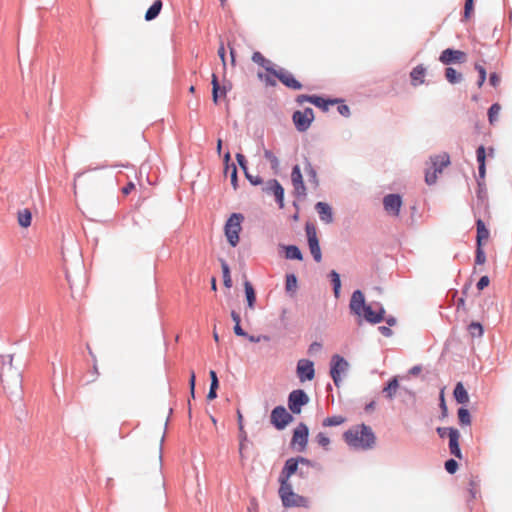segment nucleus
Listing matches in <instances>:
<instances>
[{"label":"nucleus","mask_w":512,"mask_h":512,"mask_svg":"<svg viewBox=\"0 0 512 512\" xmlns=\"http://www.w3.org/2000/svg\"><path fill=\"white\" fill-rule=\"evenodd\" d=\"M264 157L270 162L272 168H277L279 161L278 158L274 155V153L270 150L264 151Z\"/></svg>","instance_id":"44"},{"label":"nucleus","mask_w":512,"mask_h":512,"mask_svg":"<svg viewBox=\"0 0 512 512\" xmlns=\"http://www.w3.org/2000/svg\"><path fill=\"white\" fill-rule=\"evenodd\" d=\"M97 168L93 169H87L83 172H78L75 174L74 181H73V192L74 194L77 193V186L80 184L81 186L85 188H92L100 184L101 182V175L96 173H91L96 171Z\"/></svg>","instance_id":"8"},{"label":"nucleus","mask_w":512,"mask_h":512,"mask_svg":"<svg viewBox=\"0 0 512 512\" xmlns=\"http://www.w3.org/2000/svg\"><path fill=\"white\" fill-rule=\"evenodd\" d=\"M331 282L333 284V291L336 298L339 297L340 294V288H341V281H340V275L336 271H331L330 273Z\"/></svg>","instance_id":"35"},{"label":"nucleus","mask_w":512,"mask_h":512,"mask_svg":"<svg viewBox=\"0 0 512 512\" xmlns=\"http://www.w3.org/2000/svg\"><path fill=\"white\" fill-rule=\"evenodd\" d=\"M221 268H222V273H223L224 285L227 288H230L232 286V279H231V275H230L229 266L225 261H221Z\"/></svg>","instance_id":"37"},{"label":"nucleus","mask_w":512,"mask_h":512,"mask_svg":"<svg viewBox=\"0 0 512 512\" xmlns=\"http://www.w3.org/2000/svg\"><path fill=\"white\" fill-rule=\"evenodd\" d=\"M346 421L345 417L341 415H335L331 417H327L323 420L322 425L324 427H332V426H339L343 424Z\"/></svg>","instance_id":"33"},{"label":"nucleus","mask_w":512,"mask_h":512,"mask_svg":"<svg viewBox=\"0 0 512 512\" xmlns=\"http://www.w3.org/2000/svg\"><path fill=\"white\" fill-rule=\"evenodd\" d=\"M379 331L381 332L382 335H384L386 337H389L392 335V330L386 326H380Z\"/></svg>","instance_id":"63"},{"label":"nucleus","mask_w":512,"mask_h":512,"mask_svg":"<svg viewBox=\"0 0 512 512\" xmlns=\"http://www.w3.org/2000/svg\"><path fill=\"white\" fill-rule=\"evenodd\" d=\"M383 206L388 214L398 216L402 206V198L398 194H388L383 199Z\"/></svg>","instance_id":"18"},{"label":"nucleus","mask_w":512,"mask_h":512,"mask_svg":"<svg viewBox=\"0 0 512 512\" xmlns=\"http://www.w3.org/2000/svg\"><path fill=\"white\" fill-rule=\"evenodd\" d=\"M252 61L261 66L266 63V58L260 52L257 51L253 53Z\"/></svg>","instance_id":"49"},{"label":"nucleus","mask_w":512,"mask_h":512,"mask_svg":"<svg viewBox=\"0 0 512 512\" xmlns=\"http://www.w3.org/2000/svg\"><path fill=\"white\" fill-rule=\"evenodd\" d=\"M466 53L461 50L447 48L442 51L439 61L445 65L466 62Z\"/></svg>","instance_id":"15"},{"label":"nucleus","mask_w":512,"mask_h":512,"mask_svg":"<svg viewBox=\"0 0 512 512\" xmlns=\"http://www.w3.org/2000/svg\"><path fill=\"white\" fill-rule=\"evenodd\" d=\"M455 400L460 404H466L469 402V395L464 385L458 382L453 392Z\"/></svg>","instance_id":"25"},{"label":"nucleus","mask_w":512,"mask_h":512,"mask_svg":"<svg viewBox=\"0 0 512 512\" xmlns=\"http://www.w3.org/2000/svg\"><path fill=\"white\" fill-rule=\"evenodd\" d=\"M475 261H476V263H477V264H479V265L484 264V263H485V261H486L485 252H484V250H483L482 246H477Z\"/></svg>","instance_id":"46"},{"label":"nucleus","mask_w":512,"mask_h":512,"mask_svg":"<svg viewBox=\"0 0 512 512\" xmlns=\"http://www.w3.org/2000/svg\"><path fill=\"white\" fill-rule=\"evenodd\" d=\"M244 289H245V294H246V299H247L248 307L250 309H253L255 301H256L255 290H254L252 284L249 281H245Z\"/></svg>","instance_id":"30"},{"label":"nucleus","mask_w":512,"mask_h":512,"mask_svg":"<svg viewBox=\"0 0 512 512\" xmlns=\"http://www.w3.org/2000/svg\"><path fill=\"white\" fill-rule=\"evenodd\" d=\"M309 430L306 424L300 423L293 431L291 446L302 452L306 449L308 443Z\"/></svg>","instance_id":"11"},{"label":"nucleus","mask_w":512,"mask_h":512,"mask_svg":"<svg viewBox=\"0 0 512 512\" xmlns=\"http://www.w3.org/2000/svg\"><path fill=\"white\" fill-rule=\"evenodd\" d=\"M275 77L279 79V81L284 84L286 87L293 89V90H300L302 89V84L295 79V77L285 69H278V71L275 73Z\"/></svg>","instance_id":"20"},{"label":"nucleus","mask_w":512,"mask_h":512,"mask_svg":"<svg viewBox=\"0 0 512 512\" xmlns=\"http://www.w3.org/2000/svg\"><path fill=\"white\" fill-rule=\"evenodd\" d=\"M291 182L294 188V195L298 198L306 196V187L304 185L303 176L298 165H295L291 172Z\"/></svg>","instance_id":"16"},{"label":"nucleus","mask_w":512,"mask_h":512,"mask_svg":"<svg viewBox=\"0 0 512 512\" xmlns=\"http://www.w3.org/2000/svg\"><path fill=\"white\" fill-rule=\"evenodd\" d=\"M243 221L244 216L241 213H233L225 223L224 233L228 243L232 247H236L239 243V234L242 230Z\"/></svg>","instance_id":"5"},{"label":"nucleus","mask_w":512,"mask_h":512,"mask_svg":"<svg viewBox=\"0 0 512 512\" xmlns=\"http://www.w3.org/2000/svg\"><path fill=\"white\" fill-rule=\"evenodd\" d=\"M295 127L298 131H306L314 120V112L311 108H305L303 111H295L292 116Z\"/></svg>","instance_id":"12"},{"label":"nucleus","mask_w":512,"mask_h":512,"mask_svg":"<svg viewBox=\"0 0 512 512\" xmlns=\"http://www.w3.org/2000/svg\"><path fill=\"white\" fill-rule=\"evenodd\" d=\"M349 308L353 314L362 317L371 324H378L384 320V308L378 303L375 305V308L372 305H367L364 294L360 290L353 292Z\"/></svg>","instance_id":"1"},{"label":"nucleus","mask_w":512,"mask_h":512,"mask_svg":"<svg viewBox=\"0 0 512 512\" xmlns=\"http://www.w3.org/2000/svg\"><path fill=\"white\" fill-rule=\"evenodd\" d=\"M135 189V184L133 182H129L125 187L121 189L123 195L127 196Z\"/></svg>","instance_id":"57"},{"label":"nucleus","mask_w":512,"mask_h":512,"mask_svg":"<svg viewBox=\"0 0 512 512\" xmlns=\"http://www.w3.org/2000/svg\"><path fill=\"white\" fill-rule=\"evenodd\" d=\"M430 160L431 167L428 168L425 173V182L428 185L436 183L437 175L441 174L443 168L447 167L450 164L449 155L446 153L431 157Z\"/></svg>","instance_id":"7"},{"label":"nucleus","mask_w":512,"mask_h":512,"mask_svg":"<svg viewBox=\"0 0 512 512\" xmlns=\"http://www.w3.org/2000/svg\"><path fill=\"white\" fill-rule=\"evenodd\" d=\"M306 235L308 238V245L310 252L316 262H320L322 260L321 249L319 245V240L317 237V231L313 224L307 223L305 227Z\"/></svg>","instance_id":"10"},{"label":"nucleus","mask_w":512,"mask_h":512,"mask_svg":"<svg viewBox=\"0 0 512 512\" xmlns=\"http://www.w3.org/2000/svg\"><path fill=\"white\" fill-rule=\"evenodd\" d=\"M489 82L493 87H497L500 84V77L496 73H491Z\"/></svg>","instance_id":"56"},{"label":"nucleus","mask_w":512,"mask_h":512,"mask_svg":"<svg viewBox=\"0 0 512 512\" xmlns=\"http://www.w3.org/2000/svg\"><path fill=\"white\" fill-rule=\"evenodd\" d=\"M0 380L5 386L19 387L21 373L13 366V355H8V361L3 363L0 371Z\"/></svg>","instance_id":"6"},{"label":"nucleus","mask_w":512,"mask_h":512,"mask_svg":"<svg viewBox=\"0 0 512 512\" xmlns=\"http://www.w3.org/2000/svg\"><path fill=\"white\" fill-rule=\"evenodd\" d=\"M338 111L343 116H348L350 113L349 107L347 105L341 104L338 106Z\"/></svg>","instance_id":"61"},{"label":"nucleus","mask_w":512,"mask_h":512,"mask_svg":"<svg viewBox=\"0 0 512 512\" xmlns=\"http://www.w3.org/2000/svg\"><path fill=\"white\" fill-rule=\"evenodd\" d=\"M307 172H308V175L310 177V181L315 185V186H318V179H317V174H316V171L313 169V167L311 166V164L308 163V167H307Z\"/></svg>","instance_id":"50"},{"label":"nucleus","mask_w":512,"mask_h":512,"mask_svg":"<svg viewBox=\"0 0 512 512\" xmlns=\"http://www.w3.org/2000/svg\"><path fill=\"white\" fill-rule=\"evenodd\" d=\"M475 69L479 73V80L477 82V85L480 88V87H482V85L484 84V82L486 80V70H485V68L483 66H481L479 64L475 65Z\"/></svg>","instance_id":"45"},{"label":"nucleus","mask_w":512,"mask_h":512,"mask_svg":"<svg viewBox=\"0 0 512 512\" xmlns=\"http://www.w3.org/2000/svg\"><path fill=\"white\" fill-rule=\"evenodd\" d=\"M278 494L285 508L309 507V499L295 493L291 483H280Z\"/></svg>","instance_id":"3"},{"label":"nucleus","mask_w":512,"mask_h":512,"mask_svg":"<svg viewBox=\"0 0 512 512\" xmlns=\"http://www.w3.org/2000/svg\"><path fill=\"white\" fill-rule=\"evenodd\" d=\"M32 215L29 209H23L18 212V223L20 226L27 228L31 225Z\"/></svg>","instance_id":"32"},{"label":"nucleus","mask_w":512,"mask_h":512,"mask_svg":"<svg viewBox=\"0 0 512 512\" xmlns=\"http://www.w3.org/2000/svg\"><path fill=\"white\" fill-rule=\"evenodd\" d=\"M315 441L317 442V444L319 446L323 447L325 450L329 449L330 439L325 433H323V432L318 433L315 436Z\"/></svg>","instance_id":"41"},{"label":"nucleus","mask_w":512,"mask_h":512,"mask_svg":"<svg viewBox=\"0 0 512 512\" xmlns=\"http://www.w3.org/2000/svg\"><path fill=\"white\" fill-rule=\"evenodd\" d=\"M310 103L314 104L315 106L321 108L324 111H327L330 105H335L336 103H338V101L337 100H326L322 97L312 95V99H311Z\"/></svg>","instance_id":"29"},{"label":"nucleus","mask_w":512,"mask_h":512,"mask_svg":"<svg viewBox=\"0 0 512 512\" xmlns=\"http://www.w3.org/2000/svg\"><path fill=\"white\" fill-rule=\"evenodd\" d=\"M501 111V106L498 103L493 104L488 111L489 122L493 124Z\"/></svg>","instance_id":"42"},{"label":"nucleus","mask_w":512,"mask_h":512,"mask_svg":"<svg viewBox=\"0 0 512 512\" xmlns=\"http://www.w3.org/2000/svg\"><path fill=\"white\" fill-rule=\"evenodd\" d=\"M445 469L448 473L454 474L458 469V463L454 459L445 462Z\"/></svg>","instance_id":"47"},{"label":"nucleus","mask_w":512,"mask_h":512,"mask_svg":"<svg viewBox=\"0 0 512 512\" xmlns=\"http://www.w3.org/2000/svg\"><path fill=\"white\" fill-rule=\"evenodd\" d=\"M348 362L340 355L335 354L331 358L330 375L336 386L340 385L341 375L348 370Z\"/></svg>","instance_id":"9"},{"label":"nucleus","mask_w":512,"mask_h":512,"mask_svg":"<svg viewBox=\"0 0 512 512\" xmlns=\"http://www.w3.org/2000/svg\"><path fill=\"white\" fill-rule=\"evenodd\" d=\"M257 77L259 80L263 81L266 86L274 87L276 86V80L275 76L271 75L270 73L264 74L262 72H258Z\"/></svg>","instance_id":"40"},{"label":"nucleus","mask_w":512,"mask_h":512,"mask_svg":"<svg viewBox=\"0 0 512 512\" xmlns=\"http://www.w3.org/2000/svg\"><path fill=\"white\" fill-rule=\"evenodd\" d=\"M343 437L349 446L361 450L371 449L376 442L372 429L364 424L351 427Z\"/></svg>","instance_id":"2"},{"label":"nucleus","mask_w":512,"mask_h":512,"mask_svg":"<svg viewBox=\"0 0 512 512\" xmlns=\"http://www.w3.org/2000/svg\"><path fill=\"white\" fill-rule=\"evenodd\" d=\"M316 210L319 214L320 219L325 223H331L333 220V214L331 207L324 202H318L316 204Z\"/></svg>","instance_id":"22"},{"label":"nucleus","mask_w":512,"mask_h":512,"mask_svg":"<svg viewBox=\"0 0 512 512\" xmlns=\"http://www.w3.org/2000/svg\"><path fill=\"white\" fill-rule=\"evenodd\" d=\"M270 419L271 423L279 430L284 429L293 421L292 415L283 406L275 407L271 412Z\"/></svg>","instance_id":"13"},{"label":"nucleus","mask_w":512,"mask_h":512,"mask_svg":"<svg viewBox=\"0 0 512 512\" xmlns=\"http://www.w3.org/2000/svg\"><path fill=\"white\" fill-rule=\"evenodd\" d=\"M231 183H232L234 189H236V187H237V169H236L235 165H232Z\"/></svg>","instance_id":"58"},{"label":"nucleus","mask_w":512,"mask_h":512,"mask_svg":"<svg viewBox=\"0 0 512 512\" xmlns=\"http://www.w3.org/2000/svg\"><path fill=\"white\" fill-rule=\"evenodd\" d=\"M308 401L309 398L303 390H293L288 398V406L294 414H299L302 406L306 405Z\"/></svg>","instance_id":"14"},{"label":"nucleus","mask_w":512,"mask_h":512,"mask_svg":"<svg viewBox=\"0 0 512 512\" xmlns=\"http://www.w3.org/2000/svg\"><path fill=\"white\" fill-rule=\"evenodd\" d=\"M286 250V258L288 259H296L302 260V253L297 246L290 245L285 248Z\"/></svg>","instance_id":"34"},{"label":"nucleus","mask_w":512,"mask_h":512,"mask_svg":"<svg viewBox=\"0 0 512 512\" xmlns=\"http://www.w3.org/2000/svg\"><path fill=\"white\" fill-rule=\"evenodd\" d=\"M460 433L455 428H449V450L450 453L458 459H462V453L459 447Z\"/></svg>","instance_id":"21"},{"label":"nucleus","mask_w":512,"mask_h":512,"mask_svg":"<svg viewBox=\"0 0 512 512\" xmlns=\"http://www.w3.org/2000/svg\"><path fill=\"white\" fill-rule=\"evenodd\" d=\"M474 7V0H466L465 6H464V18L469 19L470 15L473 11Z\"/></svg>","instance_id":"48"},{"label":"nucleus","mask_w":512,"mask_h":512,"mask_svg":"<svg viewBox=\"0 0 512 512\" xmlns=\"http://www.w3.org/2000/svg\"><path fill=\"white\" fill-rule=\"evenodd\" d=\"M225 54H226V52H225L224 45H223V43H221V45H220V47H219V49H218V55H219V57L221 58V61H222V63H223V66H225V65H226V61H225Z\"/></svg>","instance_id":"59"},{"label":"nucleus","mask_w":512,"mask_h":512,"mask_svg":"<svg viewBox=\"0 0 512 512\" xmlns=\"http://www.w3.org/2000/svg\"><path fill=\"white\" fill-rule=\"evenodd\" d=\"M263 191L267 194H273L280 208L284 207V189L276 179L266 182Z\"/></svg>","instance_id":"19"},{"label":"nucleus","mask_w":512,"mask_h":512,"mask_svg":"<svg viewBox=\"0 0 512 512\" xmlns=\"http://www.w3.org/2000/svg\"><path fill=\"white\" fill-rule=\"evenodd\" d=\"M236 159H237V162H238L239 166L246 173L247 172V162H246V159H245L244 155H242L241 153H238V154H236Z\"/></svg>","instance_id":"53"},{"label":"nucleus","mask_w":512,"mask_h":512,"mask_svg":"<svg viewBox=\"0 0 512 512\" xmlns=\"http://www.w3.org/2000/svg\"><path fill=\"white\" fill-rule=\"evenodd\" d=\"M468 331L472 337H481L483 335V327L478 322H472L468 326Z\"/></svg>","instance_id":"39"},{"label":"nucleus","mask_w":512,"mask_h":512,"mask_svg":"<svg viewBox=\"0 0 512 512\" xmlns=\"http://www.w3.org/2000/svg\"><path fill=\"white\" fill-rule=\"evenodd\" d=\"M312 96L309 95H299L297 97V102L299 104H303L304 102H311Z\"/></svg>","instance_id":"64"},{"label":"nucleus","mask_w":512,"mask_h":512,"mask_svg":"<svg viewBox=\"0 0 512 512\" xmlns=\"http://www.w3.org/2000/svg\"><path fill=\"white\" fill-rule=\"evenodd\" d=\"M476 226H477V237H476L477 246H482L483 241H485L489 238V230L486 228L485 223L481 219L477 220Z\"/></svg>","instance_id":"26"},{"label":"nucleus","mask_w":512,"mask_h":512,"mask_svg":"<svg viewBox=\"0 0 512 512\" xmlns=\"http://www.w3.org/2000/svg\"><path fill=\"white\" fill-rule=\"evenodd\" d=\"M237 418H238L239 430L241 432L243 440H245L246 432L244 431V427H243V415L241 414V412L239 410L237 411Z\"/></svg>","instance_id":"52"},{"label":"nucleus","mask_w":512,"mask_h":512,"mask_svg":"<svg viewBox=\"0 0 512 512\" xmlns=\"http://www.w3.org/2000/svg\"><path fill=\"white\" fill-rule=\"evenodd\" d=\"M399 388V383L396 377L392 378L386 387L383 389L385 397L392 399Z\"/></svg>","instance_id":"31"},{"label":"nucleus","mask_w":512,"mask_h":512,"mask_svg":"<svg viewBox=\"0 0 512 512\" xmlns=\"http://www.w3.org/2000/svg\"><path fill=\"white\" fill-rule=\"evenodd\" d=\"M303 466L311 467L312 462L304 457L289 458L286 460L285 465L279 476V483H291L290 478L292 475L299 471L300 475L303 476Z\"/></svg>","instance_id":"4"},{"label":"nucleus","mask_w":512,"mask_h":512,"mask_svg":"<svg viewBox=\"0 0 512 512\" xmlns=\"http://www.w3.org/2000/svg\"><path fill=\"white\" fill-rule=\"evenodd\" d=\"M297 375L301 382L312 380L315 376L313 362L307 359H300L297 363Z\"/></svg>","instance_id":"17"},{"label":"nucleus","mask_w":512,"mask_h":512,"mask_svg":"<svg viewBox=\"0 0 512 512\" xmlns=\"http://www.w3.org/2000/svg\"><path fill=\"white\" fill-rule=\"evenodd\" d=\"M476 153H477V161H478V164H479V167H478L479 177L481 179H484L485 175H486V164H485L486 151H485L484 146L478 147Z\"/></svg>","instance_id":"27"},{"label":"nucleus","mask_w":512,"mask_h":512,"mask_svg":"<svg viewBox=\"0 0 512 512\" xmlns=\"http://www.w3.org/2000/svg\"><path fill=\"white\" fill-rule=\"evenodd\" d=\"M195 380H196L195 372H194V370H191L190 371L189 385H190V392H191V396L192 397H194Z\"/></svg>","instance_id":"55"},{"label":"nucleus","mask_w":512,"mask_h":512,"mask_svg":"<svg viewBox=\"0 0 512 512\" xmlns=\"http://www.w3.org/2000/svg\"><path fill=\"white\" fill-rule=\"evenodd\" d=\"M234 333L238 336H247V333L241 328L240 324L234 325Z\"/></svg>","instance_id":"62"},{"label":"nucleus","mask_w":512,"mask_h":512,"mask_svg":"<svg viewBox=\"0 0 512 512\" xmlns=\"http://www.w3.org/2000/svg\"><path fill=\"white\" fill-rule=\"evenodd\" d=\"M458 419L461 425H470L471 423V416L466 408H460L458 410Z\"/></svg>","instance_id":"38"},{"label":"nucleus","mask_w":512,"mask_h":512,"mask_svg":"<svg viewBox=\"0 0 512 512\" xmlns=\"http://www.w3.org/2000/svg\"><path fill=\"white\" fill-rule=\"evenodd\" d=\"M445 77L448 82L455 84L461 80V74L458 73L454 68L448 67L445 70Z\"/></svg>","instance_id":"36"},{"label":"nucleus","mask_w":512,"mask_h":512,"mask_svg":"<svg viewBox=\"0 0 512 512\" xmlns=\"http://www.w3.org/2000/svg\"><path fill=\"white\" fill-rule=\"evenodd\" d=\"M297 288V278L294 274L286 276V290L294 291Z\"/></svg>","instance_id":"43"},{"label":"nucleus","mask_w":512,"mask_h":512,"mask_svg":"<svg viewBox=\"0 0 512 512\" xmlns=\"http://www.w3.org/2000/svg\"><path fill=\"white\" fill-rule=\"evenodd\" d=\"M426 69L423 65H418L410 73L411 82L413 86H418L424 83Z\"/></svg>","instance_id":"23"},{"label":"nucleus","mask_w":512,"mask_h":512,"mask_svg":"<svg viewBox=\"0 0 512 512\" xmlns=\"http://www.w3.org/2000/svg\"><path fill=\"white\" fill-rule=\"evenodd\" d=\"M261 67H263L268 73H270L273 76H275V73L278 71L277 69L274 68L273 63L268 59H266V63L264 65H261Z\"/></svg>","instance_id":"51"},{"label":"nucleus","mask_w":512,"mask_h":512,"mask_svg":"<svg viewBox=\"0 0 512 512\" xmlns=\"http://www.w3.org/2000/svg\"><path fill=\"white\" fill-rule=\"evenodd\" d=\"M161 9H162V1L156 0L146 11L145 20L146 21L154 20L160 14Z\"/></svg>","instance_id":"28"},{"label":"nucleus","mask_w":512,"mask_h":512,"mask_svg":"<svg viewBox=\"0 0 512 512\" xmlns=\"http://www.w3.org/2000/svg\"><path fill=\"white\" fill-rule=\"evenodd\" d=\"M490 283V280H489V277L488 276H482L480 278V280L478 281L477 283V288L479 290H483L484 288H486Z\"/></svg>","instance_id":"54"},{"label":"nucleus","mask_w":512,"mask_h":512,"mask_svg":"<svg viewBox=\"0 0 512 512\" xmlns=\"http://www.w3.org/2000/svg\"><path fill=\"white\" fill-rule=\"evenodd\" d=\"M321 349V344L317 343V342H314L312 343L310 346H309V349H308V352L310 354H313V353H316L318 351H320Z\"/></svg>","instance_id":"60"},{"label":"nucleus","mask_w":512,"mask_h":512,"mask_svg":"<svg viewBox=\"0 0 512 512\" xmlns=\"http://www.w3.org/2000/svg\"><path fill=\"white\" fill-rule=\"evenodd\" d=\"M211 84H212V99H213V102L215 104H217L220 96L225 97L226 88L220 87L219 82H218V77L216 76V74H212Z\"/></svg>","instance_id":"24"}]
</instances>
